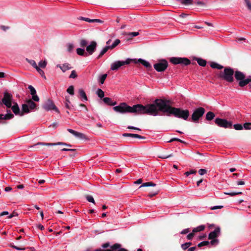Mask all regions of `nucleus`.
Returning a JSON list of instances; mask_svg holds the SVG:
<instances>
[{
  "label": "nucleus",
  "mask_w": 251,
  "mask_h": 251,
  "mask_svg": "<svg viewBox=\"0 0 251 251\" xmlns=\"http://www.w3.org/2000/svg\"><path fill=\"white\" fill-rule=\"evenodd\" d=\"M151 105H154V110L155 114H151V115L154 116H157L159 114V111L166 113L168 116L173 115L176 117L187 120L189 116V111L188 110H183L179 108L172 107L170 103V101L164 100L157 99Z\"/></svg>",
  "instance_id": "nucleus-1"
},
{
  "label": "nucleus",
  "mask_w": 251,
  "mask_h": 251,
  "mask_svg": "<svg viewBox=\"0 0 251 251\" xmlns=\"http://www.w3.org/2000/svg\"><path fill=\"white\" fill-rule=\"evenodd\" d=\"M116 112L120 113H133L137 115L154 114V105L148 104L143 105L141 104L134 105L132 106L128 105L125 102L121 103L119 105L113 108Z\"/></svg>",
  "instance_id": "nucleus-2"
},
{
  "label": "nucleus",
  "mask_w": 251,
  "mask_h": 251,
  "mask_svg": "<svg viewBox=\"0 0 251 251\" xmlns=\"http://www.w3.org/2000/svg\"><path fill=\"white\" fill-rule=\"evenodd\" d=\"M234 71L233 69L230 67H226L223 71L219 74V77L227 82L231 83L234 81L233 75Z\"/></svg>",
  "instance_id": "nucleus-3"
},
{
  "label": "nucleus",
  "mask_w": 251,
  "mask_h": 251,
  "mask_svg": "<svg viewBox=\"0 0 251 251\" xmlns=\"http://www.w3.org/2000/svg\"><path fill=\"white\" fill-rule=\"evenodd\" d=\"M234 76L236 80L238 81L239 86L243 87L249 84L248 78H246V75L239 71H236L234 73Z\"/></svg>",
  "instance_id": "nucleus-4"
},
{
  "label": "nucleus",
  "mask_w": 251,
  "mask_h": 251,
  "mask_svg": "<svg viewBox=\"0 0 251 251\" xmlns=\"http://www.w3.org/2000/svg\"><path fill=\"white\" fill-rule=\"evenodd\" d=\"M220 234V228L217 227L215 228L214 231H211L208 235V239L211 240L210 241V245L211 246H216L219 243V240L217 237L219 236Z\"/></svg>",
  "instance_id": "nucleus-5"
},
{
  "label": "nucleus",
  "mask_w": 251,
  "mask_h": 251,
  "mask_svg": "<svg viewBox=\"0 0 251 251\" xmlns=\"http://www.w3.org/2000/svg\"><path fill=\"white\" fill-rule=\"evenodd\" d=\"M215 123L217 126L225 128H231L232 127V122L225 119L217 118L215 119Z\"/></svg>",
  "instance_id": "nucleus-6"
},
{
  "label": "nucleus",
  "mask_w": 251,
  "mask_h": 251,
  "mask_svg": "<svg viewBox=\"0 0 251 251\" xmlns=\"http://www.w3.org/2000/svg\"><path fill=\"white\" fill-rule=\"evenodd\" d=\"M170 62L173 64H182L185 66L190 64L191 61L187 58L173 57L170 58Z\"/></svg>",
  "instance_id": "nucleus-7"
},
{
  "label": "nucleus",
  "mask_w": 251,
  "mask_h": 251,
  "mask_svg": "<svg viewBox=\"0 0 251 251\" xmlns=\"http://www.w3.org/2000/svg\"><path fill=\"white\" fill-rule=\"evenodd\" d=\"M13 96L11 94L5 91L3 93V98L1 101L6 107L10 108L12 103Z\"/></svg>",
  "instance_id": "nucleus-8"
},
{
  "label": "nucleus",
  "mask_w": 251,
  "mask_h": 251,
  "mask_svg": "<svg viewBox=\"0 0 251 251\" xmlns=\"http://www.w3.org/2000/svg\"><path fill=\"white\" fill-rule=\"evenodd\" d=\"M205 109L202 107H199L195 109L192 115V120L195 123L198 122L199 120L203 116Z\"/></svg>",
  "instance_id": "nucleus-9"
},
{
  "label": "nucleus",
  "mask_w": 251,
  "mask_h": 251,
  "mask_svg": "<svg viewBox=\"0 0 251 251\" xmlns=\"http://www.w3.org/2000/svg\"><path fill=\"white\" fill-rule=\"evenodd\" d=\"M131 60L129 58L127 59L126 61H117L111 64L110 69L112 71L117 70L121 67L129 64Z\"/></svg>",
  "instance_id": "nucleus-10"
},
{
  "label": "nucleus",
  "mask_w": 251,
  "mask_h": 251,
  "mask_svg": "<svg viewBox=\"0 0 251 251\" xmlns=\"http://www.w3.org/2000/svg\"><path fill=\"white\" fill-rule=\"evenodd\" d=\"M43 107L46 111H50L51 110H53L55 112L59 113V110H58V108L54 105L52 100H51L50 99H48L44 103V104L43 105Z\"/></svg>",
  "instance_id": "nucleus-11"
},
{
  "label": "nucleus",
  "mask_w": 251,
  "mask_h": 251,
  "mask_svg": "<svg viewBox=\"0 0 251 251\" xmlns=\"http://www.w3.org/2000/svg\"><path fill=\"white\" fill-rule=\"evenodd\" d=\"M168 62L166 60H162L153 65L154 68L157 72H163L168 67Z\"/></svg>",
  "instance_id": "nucleus-12"
},
{
  "label": "nucleus",
  "mask_w": 251,
  "mask_h": 251,
  "mask_svg": "<svg viewBox=\"0 0 251 251\" xmlns=\"http://www.w3.org/2000/svg\"><path fill=\"white\" fill-rule=\"evenodd\" d=\"M37 145H43V146H53L56 145H64L67 147H71L72 145L70 144H67L63 142H57L55 143H43V142H38L37 144L32 146L30 148H33L36 147Z\"/></svg>",
  "instance_id": "nucleus-13"
},
{
  "label": "nucleus",
  "mask_w": 251,
  "mask_h": 251,
  "mask_svg": "<svg viewBox=\"0 0 251 251\" xmlns=\"http://www.w3.org/2000/svg\"><path fill=\"white\" fill-rule=\"evenodd\" d=\"M97 44L95 41L91 42L90 45L86 47V50L90 55L92 54L96 50Z\"/></svg>",
  "instance_id": "nucleus-14"
},
{
  "label": "nucleus",
  "mask_w": 251,
  "mask_h": 251,
  "mask_svg": "<svg viewBox=\"0 0 251 251\" xmlns=\"http://www.w3.org/2000/svg\"><path fill=\"white\" fill-rule=\"evenodd\" d=\"M67 130L75 137L81 139H86L87 138L86 135L82 133L76 131L72 129L68 128Z\"/></svg>",
  "instance_id": "nucleus-15"
},
{
  "label": "nucleus",
  "mask_w": 251,
  "mask_h": 251,
  "mask_svg": "<svg viewBox=\"0 0 251 251\" xmlns=\"http://www.w3.org/2000/svg\"><path fill=\"white\" fill-rule=\"evenodd\" d=\"M56 67L59 68L63 72H65L67 70H70L72 68L69 63H64L62 65L58 64Z\"/></svg>",
  "instance_id": "nucleus-16"
},
{
  "label": "nucleus",
  "mask_w": 251,
  "mask_h": 251,
  "mask_svg": "<svg viewBox=\"0 0 251 251\" xmlns=\"http://www.w3.org/2000/svg\"><path fill=\"white\" fill-rule=\"evenodd\" d=\"M13 117L14 115L11 113L10 110H8L7 111V113L6 114H0V120L11 119Z\"/></svg>",
  "instance_id": "nucleus-17"
},
{
  "label": "nucleus",
  "mask_w": 251,
  "mask_h": 251,
  "mask_svg": "<svg viewBox=\"0 0 251 251\" xmlns=\"http://www.w3.org/2000/svg\"><path fill=\"white\" fill-rule=\"evenodd\" d=\"M123 136L129 137H131V138H138V139H143L145 138V137L144 136H142L140 135L137 134H134V133H124L123 134Z\"/></svg>",
  "instance_id": "nucleus-18"
},
{
  "label": "nucleus",
  "mask_w": 251,
  "mask_h": 251,
  "mask_svg": "<svg viewBox=\"0 0 251 251\" xmlns=\"http://www.w3.org/2000/svg\"><path fill=\"white\" fill-rule=\"evenodd\" d=\"M27 104L28 105V107L30 110H34L36 109L37 105L31 100H28L26 101Z\"/></svg>",
  "instance_id": "nucleus-19"
},
{
  "label": "nucleus",
  "mask_w": 251,
  "mask_h": 251,
  "mask_svg": "<svg viewBox=\"0 0 251 251\" xmlns=\"http://www.w3.org/2000/svg\"><path fill=\"white\" fill-rule=\"evenodd\" d=\"M78 93L80 98L82 100L87 101L88 100L86 94L83 89H79L78 90Z\"/></svg>",
  "instance_id": "nucleus-20"
},
{
  "label": "nucleus",
  "mask_w": 251,
  "mask_h": 251,
  "mask_svg": "<svg viewBox=\"0 0 251 251\" xmlns=\"http://www.w3.org/2000/svg\"><path fill=\"white\" fill-rule=\"evenodd\" d=\"M14 105L13 106L11 105V109L14 113L16 115L20 114V111L19 107V106L16 102H13Z\"/></svg>",
  "instance_id": "nucleus-21"
},
{
  "label": "nucleus",
  "mask_w": 251,
  "mask_h": 251,
  "mask_svg": "<svg viewBox=\"0 0 251 251\" xmlns=\"http://www.w3.org/2000/svg\"><path fill=\"white\" fill-rule=\"evenodd\" d=\"M103 101L105 103L109 105L114 106L116 104V101L113 102L111 99L108 97L104 98L103 99Z\"/></svg>",
  "instance_id": "nucleus-22"
},
{
  "label": "nucleus",
  "mask_w": 251,
  "mask_h": 251,
  "mask_svg": "<svg viewBox=\"0 0 251 251\" xmlns=\"http://www.w3.org/2000/svg\"><path fill=\"white\" fill-rule=\"evenodd\" d=\"M22 112L20 114L21 116H23L24 113H28L30 112V109L28 107V105L26 104H23L22 106Z\"/></svg>",
  "instance_id": "nucleus-23"
},
{
  "label": "nucleus",
  "mask_w": 251,
  "mask_h": 251,
  "mask_svg": "<svg viewBox=\"0 0 251 251\" xmlns=\"http://www.w3.org/2000/svg\"><path fill=\"white\" fill-rule=\"evenodd\" d=\"M138 62L147 68H149L151 67V65L150 63L149 62H148L144 59H139L138 60Z\"/></svg>",
  "instance_id": "nucleus-24"
},
{
  "label": "nucleus",
  "mask_w": 251,
  "mask_h": 251,
  "mask_svg": "<svg viewBox=\"0 0 251 251\" xmlns=\"http://www.w3.org/2000/svg\"><path fill=\"white\" fill-rule=\"evenodd\" d=\"M210 67L212 68L217 69L218 70H221L224 68V67L222 65H221L216 62H211L210 64Z\"/></svg>",
  "instance_id": "nucleus-25"
},
{
  "label": "nucleus",
  "mask_w": 251,
  "mask_h": 251,
  "mask_svg": "<svg viewBox=\"0 0 251 251\" xmlns=\"http://www.w3.org/2000/svg\"><path fill=\"white\" fill-rule=\"evenodd\" d=\"M205 228V226L204 225L199 226L193 229V232L195 233L196 232H200L203 230Z\"/></svg>",
  "instance_id": "nucleus-26"
},
{
  "label": "nucleus",
  "mask_w": 251,
  "mask_h": 251,
  "mask_svg": "<svg viewBox=\"0 0 251 251\" xmlns=\"http://www.w3.org/2000/svg\"><path fill=\"white\" fill-rule=\"evenodd\" d=\"M215 117V114L213 112L209 111L206 114V119L208 121L212 120Z\"/></svg>",
  "instance_id": "nucleus-27"
},
{
  "label": "nucleus",
  "mask_w": 251,
  "mask_h": 251,
  "mask_svg": "<svg viewBox=\"0 0 251 251\" xmlns=\"http://www.w3.org/2000/svg\"><path fill=\"white\" fill-rule=\"evenodd\" d=\"M197 61L198 64L201 66L204 67L206 66V61L202 58H197Z\"/></svg>",
  "instance_id": "nucleus-28"
},
{
  "label": "nucleus",
  "mask_w": 251,
  "mask_h": 251,
  "mask_svg": "<svg viewBox=\"0 0 251 251\" xmlns=\"http://www.w3.org/2000/svg\"><path fill=\"white\" fill-rule=\"evenodd\" d=\"M26 61L29 63L34 68L36 69L38 66L37 65L36 62L34 60L29 59L28 58H26Z\"/></svg>",
  "instance_id": "nucleus-29"
},
{
  "label": "nucleus",
  "mask_w": 251,
  "mask_h": 251,
  "mask_svg": "<svg viewBox=\"0 0 251 251\" xmlns=\"http://www.w3.org/2000/svg\"><path fill=\"white\" fill-rule=\"evenodd\" d=\"M109 47L108 46H106L102 50L100 51V54L98 56V58L101 57L106 51L109 50Z\"/></svg>",
  "instance_id": "nucleus-30"
},
{
  "label": "nucleus",
  "mask_w": 251,
  "mask_h": 251,
  "mask_svg": "<svg viewBox=\"0 0 251 251\" xmlns=\"http://www.w3.org/2000/svg\"><path fill=\"white\" fill-rule=\"evenodd\" d=\"M107 77V74H103L102 75H100L99 77V81L101 84H102L104 83V82Z\"/></svg>",
  "instance_id": "nucleus-31"
},
{
  "label": "nucleus",
  "mask_w": 251,
  "mask_h": 251,
  "mask_svg": "<svg viewBox=\"0 0 251 251\" xmlns=\"http://www.w3.org/2000/svg\"><path fill=\"white\" fill-rule=\"evenodd\" d=\"M120 43V40L118 39H116L114 42L113 43V44L110 45L108 46L110 49H113L114 48H115L117 45H118Z\"/></svg>",
  "instance_id": "nucleus-32"
},
{
  "label": "nucleus",
  "mask_w": 251,
  "mask_h": 251,
  "mask_svg": "<svg viewBox=\"0 0 251 251\" xmlns=\"http://www.w3.org/2000/svg\"><path fill=\"white\" fill-rule=\"evenodd\" d=\"M47 65L46 60H41L38 63V67L40 68H45Z\"/></svg>",
  "instance_id": "nucleus-33"
},
{
  "label": "nucleus",
  "mask_w": 251,
  "mask_h": 251,
  "mask_svg": "<svg viewBox=\"0 0 251 251\" xmlns=\"http://www.w3.org/2000/svg\"><path fill=\"white\" fill-rule=\"evenodd\" d=\"M155 186H156V184H155L152 182H148L143 183L140 187V188L142 187Z\"/></svg>",
  "instance_id": "nucleus-34"
},
{
  "label": "nucleus",
  "mask_w": 251,
  "mask_h": 251,
  "mask_svg": "<svg viewBox=\"0 0 251 251\" xmlns=\"http://www.w3.org/2000/svg\"><path fill=\"white\" fill-rule=\"evenodd\" d=\"M97 94L100 98L104 97V92L100 89L99 88L97 91Z\"/></svg>",
  "instance_id": "nucleus-35"
},
{
  "label": "nucleus",
  "mask_w": 251,
  "mask_h": 251,
  "mask_svg": "<svg viewBox=\"0 0 251 251\" xmlns=\"http://www.w3.org/2000/svg\"><path fill=\"white\" fill-rule=\"evenodd\" d=\"M67 93L70 94L71 95H74V86L72 85L70 86L67 89Z\"/></svg>",
  "instance_id": "nucleus-36"
},
{
  "label": "nucleus",
  "mask_w": 251,
  "mask_h": 251,
  "mask_svg": "<svg viewBox=\"0 0 251 251\" xmlns=\"http://www.w3.org/2000/svg\"><path fill=\"white\" fill-rule=\"evenodd\" d=\"M36 71L38 72V73L45 79H46V77L45 75L44 72L39 67H38L37 68H36Z\"/></svg>",
  "instance_id": "nucleus-37"
},
{
  "label": "nucleus",
  "mask_w": 251,
  "mask_h": 251,
  "mask_svg": "<svg viewBox=\"0 0 251 251\" xmlns=\"http://www.w3.org/2000/svg\"><path fill=\"white\" fill-rule=\"evenodd\" d=\"M225 194L229 195L230 196H234L237 195L242 194V193L241 192H225Z\"/></svg>",
  "instance_id": "nucleus-38"
},
{
  "label": "nucleus",
  "mask_w": 251,
  "mask_h": 251,
  "mask_svg": "<svg viewBox=\"0 0 251 251\" xmlns=\"http://www.w3.org/2000/svg\"><path fill=\"white\" fill-rule=\"evenodd\" d=\"M76 53L79 55H84L85 54L84 49L78 48L76 49Z\"/></svg>",
  "instance_id": "nucleus-39"
},
{
  "label": "nucleus",
  "mask_w": 251,
  "mask_h": 251,
  "mask_svg": "<svg viewBox=\"0 0 251 251\" xmlns=\"http://www.w3.org/2000/svg\"><path fill=\"white\" fill-rule=\"evenodd\" d=\"M233 127L234 129L237 130H240L243 128V126L240 124H234Z\"/></svg>",
  "instance_id": "nucleus-40"
},
{
  "label": "nucleus",
  "mask_w": 251,
  "mask_h": 251,
  "mask_svg": "<svg viewBox=\"0 0 251 251\" xmlns=\"http://www.w3.org/2000/svg\"><path fill=\"white\" fill-rule=\"evenodd\" d=\"M209 244H210V242H209V241H202V242L200 243L199 244H198V246L199 247H201L204 246H208Z\"/></svg>",
  "instance_id": "nucleus-41"
},
{
  "label": "nucleus",
  "mask_w": 251,
  "mask_h": 251,
  "mask_svg": "<svg viewBox=\"0 0 251 251\" xmlns=\"http://www.w3.org/2000/svg\"><path fill=\"white\" fill-rule=\"evenodd\" d=\"M80 45L82 48H84V47L87 46L88 42L85 39H82L80 42Z\"/></svg>",
  "instance_id": "nucleus-42"
},
{
  "label": "nucleus",
  "mask_w": 251,
  "mask_h": 251,
  "mask_svg": "<svg viewBox=\"0 0 251 251\" xmlns=\"http://www.w3.org/2000/svg\"><path fill=\"white\" fill-rule=\"evenodd\" d=\"M28 88L30 90V94L32 96L36 94V91L32 86L29 85Z\"/></svg>",
  "instance_id": "nucleus-43"
},
{
  "label": "nucleus",
  "mask_w": 251,
  "mask_h": 251,
  "mask_svg": "<svg viewBox=\"0 0 251 251\" xmlns=\"http://www.w3.org/2000/svg\"><path fill=\"white\" fill-rule=\"evenodd\" d=\"M120 245L118 244H115L113 246L111 247V251H116L117 250L120 249Z\"/></svg>",
  "instance_id": "nucleus-44"
},
{
  "label": "nucleus",
  "mask_w": 251,
  "mask_h": 251,
  "mask_svg": "<svg viewBox=\"0 0 251 251\" xmlns=\"http://www.w3.org/2000/svg\"><path fill=\"white\" fill-rule=\"evenodd\" d=\"M79 19H80L81 20L89 22V23H94V19H90L88 18L81 17H80Z\"/></svg>",
  "instance_id": "nucleus-45"
},
{
  "label": "nucleus",
  "mask_w": 251,
  "mask_h": 251,
  "mask_svg": "<svg viewBox=\"0 0 251 251\" xmlns=\"http://www.w3.org/2000/svg\"><path fill=\"white\" fill-rule=\"evenodd\" d=\"M243 127L245 129H251V123H246L243 125Z\"/></svg>",
  "instance_id": "nucleus-46"
},
{
  "label": "nucleus",
  "mask_w": 251,
  "mask_h": 251,
  "mask_svg": "<svg viewBox=\"0 0 251 251\" xmlns=\"http://www.w3.org/2000/svg\"><path fill=\"white\" fill-rule=\"evenodd\" d=\"M86 199L89 202H92L93 203H95V200L92 196H90V195L87 196Z\"/></svg>",
  "instance_id": "nucleus-47"
},
{
  "label": "nucleus",
  "mask_w": 251,
  "mask_h": 251,
  "mask_svg": "<svg viewBox=\"0 0 251 251\" xmlns=\"http://www.w3.org/2000/svg\"><path fill=\"white\" fill-rule=\"evenodd\" d=\"M77 77V75L75 70L72 71L71 75L69 76V78H75Z\"/></svg>",
  "instance_id": "nucleus-48"
},
{
  "label": "nucleus",
  "mask_w": 251,
  "mask_h": 251,
  "mask_svg": "<svg viewBox=\"0 0 251 251\" xmlns=\"http://www.w3.org/2000/svg\"><path fill=\"white\" fill-rule=\"evenodd\" d=\"M197 172L196 171L194 170H190V171H188V172H186L185 173V175L186 176H188L190 175H191V174H196Z\"/></svg>",
  "instance_id": "nucleus-49"
},
{
  "label": "nucleus",
  "mask_w": 251,
  "mask_h": 251,
  "mask_svg": "<svg viewBox=\"0 0 251 251\" xmlns=\"http://www.w3.org/2000/svg\"><path fill=\"white\" fill-rule=\"evenodd\" d=\"M248 8L251 10V1L250 0H244Z\"/></svg>",
  "instance_id": "nucleus-50"
},
{
  "label": "nucleus",
  "mask_w": 251,
  "mask_h": 251,
  "mask_svg": "<svg viewBox=\"0 0 251 251\" xmlns=\"http://www.w3.org/2000/svg\"><path fill=\"white\" fill-rule=\"evenodd\" d=\"M67 50L69 52H71L74 49V45L72 44H69L67 46Z\"/></svg>",
  "instance_id": "nucleus-51"
},
{
  "label": "nucleus",
  "mask_w": 251,
  "mask_h": 251,
  "mask_svg": "<svg viewBox=\"0 0 251 251\" xmlns=\"http://www.w3.org/2000/svg\"><path fill=\"white\" fill-rule=\"evenodd\" d=\"M207 171L204 169H201L199 170V173L201 176L205 175Z\"/></svg>",
  "instance_id": "nucleus-52"
},
{
  "label": "nucleus",
  "mask_w": 251,
  "mask_h": 251,
  "mask_svg": "<svg viewBox=\"0 0 251 251\" xmlns=\"http://www.w3.org/2000/svg\"><path fill=\"white\" fill-rule=\"evenodd\" d=\"M195 235V233L192 231V233H189L187 236V238L188 240H191L193 239Z\"/></svg>",
  "instance_id": "nucleus-53"
},
{
  "label": "nucleus",
  "mask_w": 251,
  "mask_h": 251,
  "mask_svg": "<svg viewBox=\"0 0 251 251\" xmlns=\"http://www.w3.org/2000/svg\"><path fill=\"white\" fill-rule=\"evenodd\" d=\"M32 99L35 101H39V98L36 95V94L32 96Z\"/></svg>",
  "instance_id": "nucleus-54"
},
{
  "label": "nucleus",
  "mask_w": 251,
  "mask_h": 251,
  "mask_svg": "<svg viewBox=\"0 0 251 251\" xmlns=\"http://www.w3.org/2000/svg\"><path fill=\"white\" fill-rule=\"evenodd\" d=\"M70 103H71L70 101L68 99H66V101H65V107L66 108L69 109H70Z\"/></svg>",
  "instance_id": "nucleus-55"
},
{
  "label": "nucleus",
  "mask_w": 251,
  "mask_h": 251,
  "mask_svg": "<svg viewBox=\"0 0 251 251\" xmlns=\"http://www.w3.org/2000/svg\"><path fill=\"white\" fill-rule=\"evenodd\" d=\"M223 207V206L222 205H217V206H214L210 207L211 210H216L217 209H221Z\"/></svg>",
  "instance_id": "nucleus-56"
},
{
  "label": "nucleus",
  "mask_w": 251,
  "mask_h": 251,
  "mask_svg": "<svg viewBox=\"0 0 251 251\" xmlns=\"http://www.w3.org/2000/svg\"><path fill=\"white\" fill-rule=\"evenodd\" d=\"M190 229L189 228H185L183 230H182L180 233L182 234H187L188 233H189L190 232Z\"/></svg>",
  "instance_id": "nucleus-57"
},
{
  "label": "nucleus",
  "mask_w": 251,
  "mask_h": 251,
  "mask_svg": "<svg viewBox=\"0 0 251 251\" xmlns=\"http://www.w3.org/2000/svg\"><path fill=\"white\" fill-rule=\"evenodd\" d=\"M139 34V33L138 32H130L128 34V35H130L132 37L136 36L138 35Z\"/></svg>",
  "instance_id": "nucleus-58"
},
{
  "label": "nucleus",
  "mask_w": 251,
  "mask_h": 251,
  "mask_svg": "<svg viewBox=\"0 0 251 251\" xmlns=\"http://www.w3.org/2000/svg\"><path fill=\"white\" fill-rule=\"evenodd\" d=\"M127 128L128 129H135V130H139V131H140L141 129L138 127H135V126H127Z\"/></svg>",
  "instance_id": "nucleus-59"
},
{
  "label": "nucleus",
  "mask_w": 251,
  "mask_h": 251,
  "mask_svg": "<svg viewBox=\"0 0 251 251\" xmlns=\"http://www.w3.org/2000/svg\"><path fill=\"white\" fill-rule=\"evenodd\" d=\"M181 247L183 250H186L189 248L186 243L182 244Z\"/></svg>",
  "instance_id": "nucleus-60"
},
{
  "label": "nucleus",
  "mask_w": 251,
  "mask_h": 251,
  "mask_svg": "<svg viewBox=\"0 0 251 251\" xmlns=\"http://www.w3.org/2000/svg\"><path fill=\"white\" fill-rule=\"evenodd\" d=\"M172 156H173L172 154H169L168 155L160 156L159 157L161 158H162V159H166V158H169L170 157H171Z\"/></svg>",
  "instance_id": "nucleus-61"
},
{
  "label": "nucleus",
  "mask_w": 251,
  "mask_h": 251,
  "mask_svg": "<svg viewBox=\"0 0 251 251\" xmlns=\"http://www.w3.org/2000/svg\"><path fill=\"white\" fill-rule=\"evenodd\" d=\"M0 28L4 31H6L9 28V27L5 25H0Z\"/></svg>",
  "instance_id": "nucleus-62"
},
{
  "label": "nucleus",
  "mask_w": 251,
  "mask_h": 251,
  "mask_svg": "<svg viewBox=\"0 0 251 251\" xmlns=\"http://www.w3.org/2000/svg\"><path fill=\"white\" fill-rule=\"evenodd\" d=\"M12 247L18 251H23L25 250V248H21L15 246H12Z\"/></svg>",
  "instance_id": "nucleus-63"
},
{
  "label": "nucleus",
  "mask_w": 251,
  "mask_h": 251,
  "mask_svg": "<svg viewBox=\"0 0 251 251\" xmlns=\"http://www.w3.org/2000/svg\"><path fill=\"white\" fill-rule=\"evenodd\" d=\"M18 214H16V213L15 212H13L12 214H10L8 216V219H11L12 218H13V217L15 216H17Z\"/></svg>",
  "instance_id": "nucleus-64"
}]
</instances>
